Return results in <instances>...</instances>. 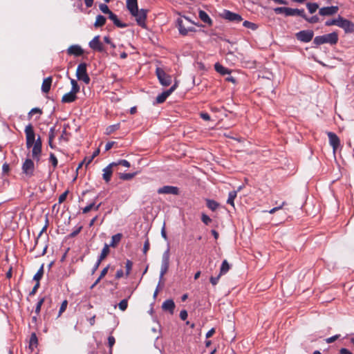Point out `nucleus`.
<instances>
[{
	"label": "nucleus",
	"instance_id": "nucleus-1",
	"mask_svg": "<svg viewBox=\"0 0 354 354\" xmlns=\"http://www.w3.org/2000/svg\"><path fill=\"white\" fill-rule=\"evenodd\" d=\"M338 41V35L337 32H333L329 34L324 35L322 36H317L313 40V43L319 46L324 44H329L331 45L336 44Z\"/></svg>",
	"mask_w": 354,
	"mask_h": 354
},
{
	"label": "nucleus",
	"instance_id": "nucleus-2",
	"mask_svg": "<svg viewBox=\"0 0 354 354\" xmlns=\"http://www.w3.org/2000/svg\"><path fill=\"white\" fill-rule=\"evenodd\" d=\"M76 75L79 80L83 81L86 84H89L91 80L87 74L86 63H81L77 66Z\"/></svg>",
	"mask_w": 354,
	"mask_h": 354
},
{
	"label": "nucleus",
	"instance_id": "nucleus-3",
	"mask_svg": "<svg viewBox=\"0 0 354 354\" xmlns=\"http://www.w3.org/2000/svg\"><path fill=\"white\" fill-rule=\"evenodd\" d=\"M177 23L178 30L183 35H187L189 32L194 31V28L193 27H189L187 26L188 23H191V21L187 17H184V19H178Z\"/></svg>",
	"mask_w": 354,
	"mask_h": 354
},
{
	"label": "nucleus",
	"instance_id": "nucleus-4",
	"mask_svg": "<svg viewBox=\"0 0 354 354\" xmlns=\"http://www.w3.org/2000/svg\"><path fill=\"white\" fill-rule=\"evenodd\" d=\"M169 250L167 249L162 254V264L160 273V280L163 279L164 275L166 274L169 269Z\"/></svg>",
	"mask_w": 354,
	"mask_h": 354
},
{
	"label": "nucleus",
	"instance_id": "nucleus-5",
	"mask_svg": "<svg viewBox=\"0 0 354 354\" xmlns=\"http://www.w3.org/2000/svg\"><path fill=\"white\" fill-rule=\"evenodd\" d=\"M156 73L162 86H169L171 83V77L167 74L163 69L157 68Z\"/></svg>",
	"mask_w": 354,
	"mask_h": 354
},
{
	"label": "nucleus",
	"instance_id": "nucleus-6",
	"mask_svg": "<svg viewBox=\"0 0 354 354\" xmlns=\"http://www.w3.org/2000/svg\"><path fill=\"white\" fill-rule=\"evenodd\" d=\"M220 15L223 19H225L229 21L239 23L243 20V18L240 15L232 12L227 10H224Z\"/></svg>",
	"mask_w": 354,
	"mask_h": 354
},
{
	"label": "nucleus",
	"instance_id": "nucleus-7",
	"mask_svg": "<svg viewBox=\"0 0 354 354\" xmlns=\"http://www.w3.org/2000/svg\"><path fill=\"white\" fill-rule=\"evenodd\" d=\"M25 133L26 136V146L30 148L34 142H35V135L32 124H29L25 128Z\"/></svg>",
	"mask_w": 354,
	"mask_h": 354
},
{
	"label": "nucleus",
	"instance_id": "nucleus-8",
	"mask_svg": "<svg viewBox=\"0 0 354 354\" xmlns=\"http://www.w3.org/2000/svg\"><path fill=\"white\" fill-rule=\"evenodd\" d=\"M296 38L302 42L308 43L312 40L314 36L313 30H301L296 33Z\"/></svg>",
	"mask_w": 354,
	"mask_h": 354
},
{
	"label": "nucleus",
	"instance_id": "nucleus-9",
	"mask_svg": "<svg viewBox=\"0 0 354 354\" xmlns=\"http://www.w3.org/2000/svg\"><path fill=\"white\" fill-rule=\"evenodd\" d=\"M339 27L344 29L346 33H351L354 32V24L348 19L339 17Z\"/></svg>",
	"mask_w": 354,
	"mask_h": 354
},
{
	"label": "nucleus",
	"instance_id": "nucleus-10",
	"mask_svg": "<svg viewBox=\"0 0 354 354\" xmlns=\"http://www.w3.org/2000/svg\"><path fill=\"white\" fill-rule=\"evenodd\" d=\"M131 15L136 18V20L139 26L145 27L147 10L144 9L138 10V8L137 12H133V14Z\"/></svg>",
	"mask_w": 354,
	"mask_h": 354
},
{
	"label": "nucleus",
	"instance_id": "nucleus-11",
	"mask_svg": "<svg viewBox=\"0 0 354 354\" xmlns=\"http://www.w3.org/2000/svg\"><path fill=\"white\" fill-rule=\"evenodd\" d=\"M32 147V156L38 161L41 152V141L40 137L36 140Z\"/></svg>",
	"mask_w": 354,
	"mask_h": 354
},
{
	"label": "nucleus",
	"instance_id": "nucleus-12",
	"mask_svg": "<svg viewBox=\"0 0 354 354\" xmlns=\"http://www.w3.org/2000/svg\"><path fill=\"white\" fill-rule=\"evenodd\" d=\"M89 47L93 50L98 52H104V48L102 43L100 40V36H95L90 42Z\"/></svg>",
	"mask_w": 354,
	"mask_h": 354
},
{
	"label": "nucleus",
	"instance_id": "nucleus-13",
	"mask_svg": "<svg viewBox=\"0 0 354 354\" xmlns=\"http://www.w3.org/2000/svg\"><path fill=\"white\" fill-rule=\"evenodd\" d=\"M176 86L177 84L176 83L169 89L158 95L156 97V103H163L166 100V99L171 94V93L176 89Z\"/></svg>",
	"mask_w": 354,
	"mask_h": 354
},
{
	"label": "nucleus",
	"instance_id": "nucleus-14",
	"mask_svg": "<svg viewBox=\"0 0 354 354\" xmlns=\"http://www.w3.org/2000/svg\"><path fill=\"white\" fill-rule=\"evenodd\" d=\"M338 10L337 6L324 7L319 9V14L322 16H331L336 14Z\"/></svg>",
	"mask_w": 354,
	"mask_h": 354
},
{
	"label": "nucleus",
	"instance_id": "nucleus-15",
	"mask_svg": "<svg viewBox=\"0 0 354 354\" xmlns=\"http://www.w3.org/2000/svg\"><path fill=\"white\" fill-rule=\"evenodd\" d=\"M22 170L26 175L32 176L34 171V163L32 160L26 159L23 163Z\"/></svg>",
	"mask_w": 354,
	"mask_h": 354
},
{
	"label": "nucleus",
	"instance_id": "nucleus-16",
	"mask_svg": "<svg viewBox=\"0 0 354 354\" xmlns=\"http://www.w3.org/2000/svg\"><path fill=\"white\" fill-rule=\"evenodd\" d=\"M158 193L160 194H165L177 195L178 194V189L176 187L167 185L159 188Z\"/></svg>",
	"mask_w": 354,
	"mask_h": 354
},
{
	"label": "nucleus",
	"instance_id": "nucleus-17",
	"mask_svg": "<svg viewBox=\"0 0 354 354\" xmlns=\"http://www.w3.org/2000/svg\"><path fill=\"white\" fill-rule=\"evenodd\" d=\"M115 167H116V164H115V162H111L103 169V179L106 183H109L111 180L113 174V168Z\"/></svg>",
	"mask_w": 354,
	"mask_h": 354
},
{
	"label": "nucleus",
	"instance_id": "nucleus-18",
	"mask_svg": "<svg viewBox=\"0 0 354 354\" xmlns=\"http://www.w3.org/2000/svg\"><path fill=\"white\" fill-rule=\"evenodd\" d=\"M327 134L329 138V143L333 147V150L335 151L339 146L340 140L337 136L333 132H328Z\"/></svg>",
	"mask_w": 354,
	"mask_h": 354
},
{
	"label": "nucleus",
	"instance_id": "nucleus-19",
	"mask_svg": "<svg viewBox=\"0 0 354 354\" xmlns=\"http://www.w3.org/2000/svg\"><path fill=\"white\" fill-rule=\"evenodd\" d=\"M175 303L172 299H167L162 303V308L165 311H168L171 315L174 314Z\"/></svg>",
	"mask_w": 354,
	"mask_h": 354
},
{
	"label": "nucleus",
	"instance_id": "nucleus-20",
	"mask_svg": "<svg viewBox=\"0 0 354 354\" xmlns=\"http://www.w3.org/2000/svg\"><path fill=\"white\" fill-rule=\"evenodd\" d=\"M67 53L69 55H75V56H80V55H82L83 54L84 51H83L82 48L80 46H78V45H73V46H71L68 48Z\"/></svg>",
	"mask_w": 354,
	"mask_h": 354
},
{
	"label": "nucleus",
	"instance_id": "nucleus-21",
	"mask_svg": "<svg viewBox=\"0 0 354 354\" xmlns=\"http://www.w3.org/2000/svg\"><path fill=\"white\" fill-rule=\"evenodd\" d=\"M298 15L302 18H306V14L304 10H299L297 8H288L286 16H295Z\"/></svg>",
	"mask_w": 354,
	"mask_h": 354
},
{
	"label": "nucleus",
	"instance_id": "nucleus-22",
	"mask_svg": "<svg viewBox=\"0 0 354 354\" xmlns=\"http://www.w3.org/2000/svg\"><path fill=\"white\" fill-rule=\"evenodd\" d=\"M53 79L51 77H48L43 80L41 85V91L44 93H48L50 89Z\"/></svg>",
	"mask_w": 354,
	"mask_h": 354
},
{
	"label": "nucleus",
	"instance_id": "nucleus-23",
	"mask_svg": "<svg viewBox=\"0 0 354 354\" xmlns=\"http://www.w3.org/2000/svg\"><path fill=\"white\" fill-rule=\"evenodd\" d=\"M109 18L113 22V24L119 28H126L127 25L124 23H122L118 18L117 15L113 12H111L109 15Z\"/></svg>",
	"mask_w": 354,
	"mask_h": 354
},
{
	"label": "nucleus",
	"instance_id": "nucleus-24",
	"mask_svg": "<svg viewBox=\"0 0 354 354\" xmlns=\"http://www.w3.org/2000/svg\"><path fill=\"white\" fill-rule=\"evenodd\" d=\"M77 99V95L71 91L64 94L62 98V102L64 103H71Z\"/></svg>",
	"mask_w": 354,
	"mask_h": 354
},
{
	"label": "nucleus",
	"instance_id": "nucleus-25",
	"mask_svg": "<svg viewBox=\"0 0 354 354\" xmlns=\"http://www.w3.org/2000/svg\"><path fill=\"white\" fill-rule=\"evenodd\" d=\"M127 7L131 14H133V12H137L138 2L137 0H127Z\"/></svg>",
	"mask_w": 354,
	"mask_h": 354
},
{
	"label": "nucleus",
	"instance_id": "nucleus-26",
	"mask_svg": "<svg viewBox=\"0 0 354 354\" xmlns=\"http://www.w3.org/2000/svg\"><path fill=\"white\" fill-rule=\"evenodd\" d=\"M198 17L204 23L208 24L209 26L212 25V20L205 11L200 10L198 12Z\"/></svg>",
	"mask_w": 354,
	"mask_h": 354
},
{
	"label": "nucleus",
	"instance_id": "nucleus-27",
	"mask_svg": "<svg viewBox=\"0 0 354 354\" xmlns=\"http://www.w3.org/2000/svg\"><path fill=\"white\" fill-rule=\"evenodd\" d=\"M214 68L216 71V72H218V73H220L221 75H226V74L230 73V71L228 68L223 66L219 63L215 64Z\"/></svg>",
	"mask_w": 354,
	"mask_h": 354
},
{
	"label": "nucleus",
	"instance_id": "nucleus-28",
	"mask_svg": "<svg viewBox=\"0 0 354 354\" xmlns=\"http://www.w3.org/2000/svg\"><path fill=\"white\" fill-rule=\"evenodd\" d=\"M122 237V234L121 233H118V234L113 235L111 237V242L109 245L111 247H113V248L116 247V245L121 241Z\"/></svg>",
	"mask_w": 354,
	"mask_h": 354
},
{
	"label": "nucleus",
	"instance_id": "nucleus-29",
	"mask_svg": "<svg viewBox=\"0 0 354 354\" xmlns=\"http://www.w3.org/2000/svg\"><path fill=\"white\" fill-rule=\"evenodd\" d=\"M106 23V18L102 16V15H97L96 17V20H95V22L94 24V26L95 28H99V27H102V26H104Z\"/></svg>",
	"mask_w": 354,
	"mask_h": 354
},
{
	"label": "nucleus",
	"instance_id": "nucleus-30",
	"mask_svg": "<svg viewBox=\"0 0 354 354\" xmlns=\"http://www.w3.org/2000/svg\"><path fill=\"white\" fill-rule=\"evenodd\" d=\"M109 252H110L109 245L106 243L101 252V254L99 257L98 260H100V261H102V260H104L107 257V255L109 254Z\"/></svg>",
	"mask_w": 354,
	"mask_h": 354
},
{
	"label": "nucleus",
	"instance_id": "nucleus-31",
	"mask_svg": "<svg viewBox=\"0 0 354 354\" xmlns=\"http://www.w3.org/2000/svg\"><path fill=\"white\" fill-rule=\"evenodd\" d=\"M230 268V266L228 263L227 260H224L221 264V269H220V275H223L226 274Z\"/></svg>",
	"mask_w": 354,
	"mask_h": 354
},
{
	"label": "nucleus",
	"instance_id": "nucleus-32",
	"mask_svg": "<svg viewBox=\"0 0 354 354\" xmlns=\"http://www.w3.org/2000/svg\"><path fill=\"white\" fill-rule=\"evenodd\" d=\"M237 195V191H232L228 194V198L227 203L232 206L234 207V201Z\"/></svg>",
	"mask_w": 354,
	"mask_h": 354
},
{
	"label": "nucleus",
	"instance_id": "nucleus-33",
	"mask_svg": "<svg viewBox=\"0 0 354 354\" xmlns=\"http://www.w3.org/2000/svg\"><path fill=\"white\" fill-rule=\"evenodd\" d=\"M119 128H120V123L110 125L106 129L105 133L106 135H110V134L113 133L114 131L119 129Z\"/></svg>",
	"mask_w": 354,
	"mask_h": 354
},
{
	"label": "nucleus",
	"instance_id": "nucleus-34",
	"mask_svg": "<svg viewBox=\"0 0 354 354\" xmlns=\"http://www.w3.org/2000/svg\"><path fill=\"white\" fill-rule=\"evenodd\" d=\"M44 274V264H42L37 271V272L34 275L33 279L37 282H39V280L42 278Z\"/></svg>",
	"mask_w": 354,
	"mask_h": 354
},
{
	"label": "nucleus",
	"instance_id": "nucleus-35",
	"mask_svg": "<svg viewBox=\"0 0 354 354\" xmlns=\"http://www.w3.org/2000/svg\"><path fill=\"white\" fill-rule=\"evenodd\" d=\"M243 26L247 28L251 29L252 30H256L258 28V25L249 21H245L243 23Z\"/></svg>",
	"mask_w": 354,
	"mask_h": 354
},
{
	"label": "nucleus",
	"instance_id": "nucleus-36",
	"mask_svg": "<svg viewBox=\"0 0 354 354\" xmlns=\"http://www.w3.org/2000/svg\"><path fill=\"white\" fill-rule=\"evenodd\" d=\"M207 206L212 211H215L218 207V203L213 200H207Z\"/></svg>",
	"mask_w": 354,
	"mask_h": 354
},
{
	"label": "nucleus",
	"instance_id": "nucleus-37",
	"mask_svg": "<svg viewBox=\"0 0 354 354\" xmlns=\"http://www.w3.org/2000/svg\"><path fill=\"white\" fill-rule=\"evenodd\" d=\"M100 205H101V204L100 203L98 205H97V206H95V203H91L90 205H88L86 206L85 207H84V208L82 209V212H83L84 214H86V213H88V212H90V211H91L93 207H95V210H98V209H99V207H100Z\"/></svg>",
	"mask_w": 354,
	"mask_h": 354
},
{
	"label": "nucleus",
	"instance_id": "nucleus-38",
	"mask_svg": "<svg viewBox=\"0 0 354 354\" xmlns=\"http://www.w3.org/2000/svg\"><path fill=\"white\" fill-rule=\"evenodd\" d=\"M71 84L72 85L71 92L77 95V93L80 91V86L77 84L76 80L71 79Z\"/></svg>",
	"mask_w": 354,
	"mask_h": 354
},
{
	"label": "nucleus",
	"instance_id": "nucleus-39",
	"mask_svg": "<svg viewBox=\"0 0 354 354\" xmlns=\"http://www.w3.org/2000/svg\"><path fill=\"white\" fill-rule=\"evenodd\" d=\"M136 176V173L133 174H124L120 173L119 178L123 180H129L132 179Z\"/></svg>",
	"mask_w": 354,
	"mask_h": 354
},
{
	"label": "nucleus",
	"instance_id": "nucleus-40",
	"mask_svg": "<svg viewBox=\"0 0 354 354\" xmlns=\"http://www.w3.org/2000/svg\"><path fill=\"white\" fill-rule=\"evenodd\" d=\"M308 11L312 14L316 12L318 9L319 6L316 3H308L306 4Z\"/></svg>",
	"mask_w": 354,
	"mask_h": 354
},
{
	"label": "nucleus",
	"instance_id": "nucleus-41",
	"mask_svg": "<svg viewBox=\"0 0 354 354\" xmlns=\"http://www.w3.org/2000/svg\"><path fill=\"white\" fill-rule=\"evenodd\" d=\"M38 344L37 337L35 333H32L30 338V347H36Z\"/></svg>",
	"mask_w": 354,
	"mask_h": 354
},
{
	"label": "nucleus",
	"instance_id": "nucleus-42",
	"mask_svg": "<svg viewBox=\"0 0 354 354\" xmlns=\"http://www.w3.org/2000/svg\"><path fill=\"white\" fill-rule=\"evenodd\" d=\"M55 138V129L51 128L48 134V144L49 146L53 149L54 148V145L53 144V139Z\"/></svg>",
	"mask_w": 354,
	"mask_h": 354
},
{
	"label": "nucleus",
	"instance_id": "nucleus-43",
	"mask_svg": "<svg viewBox=\"0 0 354 354\" xmlns=\"http://www.w3.org/2000/svg\"><path fill=\"white\" fill-rule=\"evenodd\" d=\"M339 17L340 16H339L337 19L326 21L325 25L327 26H330L333 25L339 26Z\"/></svg>",
	"mask_w": 354,
	"mask_h": 354
},
{
	"label": "nucleus",
	"instance_id": "nucleus-44",
	"mask_svg": "<svg viewBox=\"0 0 354 354\" xmlns=\"http://www.w3.org/2000/svg\"><path fill=\"white\" fill-rule=\"evenodd\" d=\"M128 306V300L127 299H124L120 301L118 304V307L122 311H124Z\"/></svg>",
	"mask_w": 354,
	"mask_h": 354
},
{
	"label": "nucleus",
	"instance_id": "nucleus-45",
	"mask_svg": "<svg viewBox=\"0 0 354 354\" xmlns=\"http://www.w3.org/2000/svg\"><path fill=\"white\" fill-rule=\"evenodd\" d=\"M67 305H68V301L67 300H64L61 304V306H60V308H59V313H58V315L57 317H60L61 315L66 310V308H67Z\"/></svg>",
	"mask_w": 354,
	"mask_h": 354
},
{
	"label": "nucleus",
	"instance_id": "nucleus-46",
	"mask_svg": "<svg viewBox=\"0 0 354 354\" xmlns=\"http://www.w3.org/2000/svg\"><path fill=\"white\" fill-rule=\"evenodd\" d=\"M274 11L277 14L283 13L286 15L288 11V7H277L274 9Z\"/></svg>",
	"mask_w": 354,
	"mask_h": 354
},
{
	"label": "nucleus",
	"instance_id": "nucleus-47",
	"mask_svg": "<svg viewBox=\"0 0 354 354\" xmlns=\"http://www.w3.org/2000/svg\"><path fill=\"white\" fill-rule=\"evenodd\" d=\"M99 7H100V10L104 14L109 15L111 12V11L109 10L108 6L106 4L102 3L100 5Z\"/></svg>",
	"mask_w": 354,
	"mask_h": 354
},
{
	"label": "nucleus",
	"instance_id": "nucleus-48",
	"mask_svg": "<svg viewBox=\"0 0 354 354\" xmlns=\"http://www.w3.org/2000/svg\"><path fill=\"white\" fill-rule=\"evenodd\" d=\"M116 164V167L118 165H122L126 167H130V162L126 160H120L118 162H114Z\"/></svg>",
	"mask_w": 354,
	"mask_h": 354
},
{
	"label": "nucleus",
	"instance_id": "nucleus-49",
	"mask_svg": "<svg viewBox=\"0 0 354 354\" xmlns=\"http://www.w3.org/2000/svg\"><path fill=\"white\" fill-rule=\"evenodd\" d=\"M49 159H50V161L51 162L53 167L55 168L57 166L58 161H57V158L54 155V153H51L50 154V158Z\"/></svg>",
	"mask_w": 354,
	"mask_h": 354
},
{
	"label": "nucleus",
	"instance_id": "nucleus-50",
	"mask_svg": "<svg viewBox=\"0 0 354 354\" xmlns=\"http://www.w3.org/2000/svg\"><path fill=\"white\" fill-rule=\"evenodd\" d=\"M44 301V297L40 299L39 300V301L37 302V306H36V308H35L36 314L38 315L40 313L41 308V306H42Z\"/></svg>",
	"mask_w": 354,
	"mask_h": 354
},
{
	"label": "nucleus",
	"instance_id": "nucleus-51",
	"mask_svg": "<svg viewBox=\"0 0 354 354\" xmlns=\"http://www.w3.org/2000/svg\"><path fill=\"white\" fill-rule=\"evenodd\" d=\"M304 19L311 24L317 23L319 21V17L317 16H313L310 18L306 16V18Z\"/></svg>",
	"mask_w": 354,
	"mask_h": 354
},
{
	"label": "nucleus",
	"instance_id": "nucleus-52",
	"mask_svg": "<svg viewBox=\"0 0 354 354\" xmlns=\"http://www.w3.org/2000/svg\"><path fill=\"white\" fill-rule=\"evenodd\" d=\"M201 220L205 225L209 224L212 221V219L205 214H202Z\"/></svg>",
	"mask_w": 354,
	"mask_h": 354
},
{
	"label": "nucleus",
	"instance_id": "nucleus-53",
	"mask_svg": "<svg viewBox=\"0 0 354 354\" xmlns=\"http://www.w3.org/2000/svg\"><path fill=\"white\" fill-rule=\"evenodd\" d=\"M99 153H100V149H97L96 151H95L93 152V155H92L91 157H89V158H88V161H87V162H86V166H87L88 165H89V164L92 162V160H93V158H94L95 156H97L99 154Z\"/></svg>",
	"mask_w": 354,
	"mask_h": 354
},
{
	"label": "nucleus",
	"instance_id": "nucleus-54",
	"mask_svg": "<svg viewBox=\"0 0 354 354\" xmlns=\"http://www.w3.org/2000/svg\"><path fill=\"white\" fill-rule=\"evenodd\" d=\"M285 205H286V202L284 201V202H283V203H281V205L280 206H279V207H274V208L271 209L270 210H269V211H268V212H269L270 214H274V212H276L277 211H278V210H279V209H282V207H283Z\"/></svg>",
	"mask_w": 354,
	"mask_h": 354
},
{
	"label": "nucleus",
	"instance_id": "nucleus-55",
	"mask_svg": "<svg viewBox=\"0 0 354 354\" xmlns=\"http://www.w3.org/2000/svg\"><path fill=\"white\" fill-rule=\"evenodd\" d=\"M68 191L66 190L63 194H62L59 197V203H62L66 198V196L68 195Z\"/></svg>",
	"mask_w": 354,
	"mask_h": 354
},
{
	"label": "nucleus",
	"instance_id": "nucleus-56",
	"mask_svg": "<svg viewBox=\"0 0 354 354\" xmlns=\"http://www.w3.org/2000/svg\"><path fill=\"white\" fill-rule=\"evenodd\" d=\"M339 335H335L334 336H332L326 339V342L328 344H330V343L335 342V340H337L339 338Z\"/></svg>",
	"mask_w": 354,
	"mask_h": 354
},
{
	"label": "nucleus",
	"instance_id": "nucleus-57",
	"mask_svg": "<svg viewBox=\"0 0 354 354\" xmlns=\"http://www.w3.org/2000/svg\"><path fill=\"white\" fill-rule=\"evenodd\" d=\"M221 275H220V274L216 277H210V282L213 285V286H215L217 284V283L218 282V280H219V278Z\"/></svg>",
	"mask_w": 354,
	"mask_h": 354
},
{
	"label": "nucleus",
	"instance_id": "nucleus-58",
	"mask_svg": "<svg viewBox=\"0 0 354 354\" xmlns=\"http://www.w3.org/2000/svg\"><path fill=\"white\" fill-rule=\"evenodd\" d=\"M35 113L41 114L42 111L39 108H33L30 110V111L29 112L28 114H29V115H32V114H35Z\"/></svg>",
	"mask_w": 354,
	"mask_h": 354
},
{
	"label": "nucleus",
	"instance_id": "nucleus-59",
	"mask_svg": "<svg viewBox=\"0 0 354 354\" xmlns=\"http://www.w3.org/2000/svg\"><path fill=\"white\" fill-rule=\"evenodd\" d=\"M149 246H150L149 241V239H147L145 241V242L144 243V246H143V252H144V254H147V251L149 249Z\"/></svg>",
	"mask_w": 354,
	"mask_h": 354
},
{
	"label": "nucleus",
	"instance_id": "nucleus-60",
	"mask_svg": "<svg viewBox=\"0 0 354 354\" xmlns=\"http://www.w3.org/2000/svg\"><path fill=\"white\" fill-rule=\"evenodd\" d=\"M127 275H129L132 268V262L128 260L126 263Z\"/></svg>",
	"mask_w": 354,
	"mask_h": 354
},
{
	"label": "nucleus",
	"instance_id": "nucleus-61",
	"mask_svg": "<svg viewBox=\"0 0 354 354\" xmlns=\"http://www.w3.org/2000/svg\"><path fill=\"white\" fill-rule=\"evenodd\" d=\"M115 342V339L113 336H109L108 337V344L109 347L111 348Z\"/></svg>",
	"mask_w": 354,
	"mask_h": 354
},
{
	"label": "nucleus",
	"instance_id": "nucleus-62",
	"mask_svg": "<svg viewBox=\"0 0 354 354\" xmlns=\"http://www.w3.org/2000/svg\"><path fill=\"white\" fill-rule=\"evenodd\" d=\"M200 116L204 120H206V121L210 120V116L207 113L202 112L200 113Z\"/></svg>",
	"mask_w": 354,
	"mask_h": 354
},
{
	"label": "nucleus",
	"instance_id": "nucleus-63",
	"mask_svg": "<svg viewBox=\"0 0 354 354\" xmlns=\"http://www.w3.org/2000/svg\"><path fill=\"white\" fill-rule=\"evenodd\" d=\"M180 317L182 320H185L187 318V312L185 310H183L180 313Z\"/></svg>",
	"mask_w": 354,
	"mask_h": 354
},
{
	"label": "nucleus",
	"instance_id": "nucleus-64",
	"mask_svg": "<svg viewBox=\"0 0 354 354\" xmlns=\"http://www.w3.org/2000/svg\"><path fill=\"white\" fill-rule=\"evenodd\" d=\"M340 354H353L349 350L345 348H342L339 350Z\"/></svg>",
	"mask_w": 354,
	"mask_h": 354
}]
</instances>
